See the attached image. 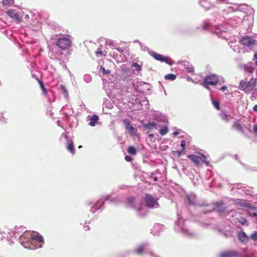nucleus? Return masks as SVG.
<instances>
[{"instance_id":"f257e3e1","label":"nucleus","mask_w":257,"mask_h":257,"mask_svg":"<svg viewBox=\"0 0 257 257\" xmlns=\"http://www.w3.org/2000/svg\"><path fill=\"white\" fill-rule=\"evenodd\" d=\"M20 242L25 248L35 249L41 247L44 243L43 237L38 232L26 231L20 237Z\"/></svg>"},{"instance_id":"f03ea898","label":"nucleus","mask_w":257,"mask_h":257,"mask_svg":"<svg viewBox=\"0 0 257 257\" xmlns=\"http://www.w3.org/2000/svg\"><path fill=\"white\" fill-rule=\"evenodd\" d=\"M257 79L251 77L247 81L246 78H244L239 82V88L244 92L247 93L253 90V94H255L256 91Z\"/></svg>"},{"instance_id":"7ed1b4c3","label":"nucleus","mask_w":257,"mask_h":257,"mask_svg":"<svg viewBox=\"0 0 257 257\" xmlns=\"http://www.w3.org/2000/svg\"><path fill=\"white\" fill-rule=\"evenodd\" d=\"M187 157L190 159L197 167L201 166L200 162L204 163L207 166L209 165V161L207 160L206 157L201 153H199L198 155H189Z\"/></svg>"},{"instance_id":"20e7f679","label":"nucleus","mask_w":257,"mask_h":257,"mask_svg":"<svg viewBox=\"0 0 257 257\" xmlns=\"http://www.w3.org/2000/svg\"><path fill=\"white\" fill-rule=\"evenodd\" d=\"M56 45L61 49L66 50L71 47L72 41L69 38L63 37L57 39Z\"/></svg>"},{"instance_id":"39448f33","label":"nucleus","mask_w":257,"mask_h":257,"mask_svg":"<svg viewBox=\"0 0 257 257\" xmlns=\"http://www.w3.org/2000/svg\"><path fill=\"white\" fill-rule=\"evenodd\" d=\"M158 200V198L154 197L151 194H146L145 195L144 201L146 206L149 208H153L156 206H159Z\"/></svg>"},{"instance_id":"423d86ee","label":"nucleus","mask_w":257,"mask_h":257,"mask_svg":"<svg viewBox=\"0 0 257 257\" xmlns=\"http://www.w3.org/2000/svg\"><path fill=\"white\" fill-rule=\"evenodd\" d=\"M151 55L157 60L161 62H165L166 63L169 64V65H172V64L170 59L168 57H165L163 55L158 54L155 52H153L151 53Z\"/></svg>"},{"instance_id":"0eeeda50","label":"nucleus","mask_w":257,"mask_h":257,"mask_svg":"<svg viewBox=\"0 0 257 257\" xmlns=\"http://www.w3.org/2000/svg\"><path fill=\"white\" fill-rule=\"evenodd\" d=\"M254 42L255 40L251 36L247 35L243 36L240 40V44L246 47H249L253 45Z\"/></svg>"},{"instance_id":"6e6552de","label":"nucleus","mask_w":257,"mask_h":257,"mask_svg":"<svg viewBox=\"0 0 257 257\" xmlns=\"http://www.w3.org/2000/svg\"><path fill=\"white\" fill-rule=\"evenodd\" d=\"M204 82L211 85H215L218 83L219 79L217 75L212 74L207 76L204 79Z\"/></svg>"},{"instance_id":"1a4fd4ad","label":"nucleus","mask_w":257,"mask_h":257,"mask_svg":"<svg viewBox=\"0 0 257 257\" xmlns=\"http://www.w3.org/2000/svg\"><path fill=\"white\" fill-rule=\"evenodd\" d=\"M232 127L242 134L245 133L246 126L245 124L240 123L238 120L233 122Z\"/></svg>"},{"instance_id":"9d476101","label":"nucleus","mask_w":257,"mask_h":257,"mask_svg":"<svg viewBox=\"0 0 257 257\" xmlns=\"http://www.w3.org/2000/svg\"><path fill=\"white\" fill-rule=\"evenodd\" d=\"M7 13L12 18L15 20L17 22L20 23L22 21V18L15 10H12L11 11H9Z\"/></svg>"},{"instance_id":"9b49d317","label":"nucleus","mask_w":257,"mask_h":257,"mask_svg":"<svg viewBox=\"0 0 257 257\" xmlns=\"http://www.w3.org/2000/svg\"><path fill=\"white\" fill-rule=\"evenodd\" d=\"M122 121L125 125V129L127 130L130 134H134L135 133V128L131 125L130 122L126 119H123Z\"/></svg>"},{"instance_id":"f8f14e48","label":"nucleus","mask_w":257,"mask_h":257,"mask_svg":"<svg viewBox=\"0 0 257 257\" xmlns=\"http://www.w3.org/2000/svg\"><path fill=\"white\" fill-rule=\"evenodd\" d=\"M238 255L237 251L234 250L224 252L220 254V257H236Z\"/></svg>"},{"instance_id":"ddd939ff","label":"nucleus","mask_w":257,"mask_h":257,"mask_svg":"<svg viewBox=\"0 0 257 257\" xmlns=\"http://www.w3.org/2000/svg\"><path fill=\"white\" fill-rule=\"evenodd\" d=\"M215 205V209L217 212L222 213L225 211V207L223 205L222 201L217 202Z\"/></svg>"},{"instance_id":"4468645a","label":"nucleus","mask_w":257,"mask_h":257,"mask_svg":"<svg viewBox=\"0 0 257 257\" xmlns=\"http://www.w3.org/2000/svg\"><path fill=\"white\" fill-rule=\"evenodd\" d=\"M220 117L221 119L226 122H228L230 119L233 117L230 114H228L225 112H222L220 114Z\"/></svg>"},{"instance_id":"2eb2a0df","label":"nucleus","mask_w":257,"mask_h":257,"mask_svg":"<svg viewBox=\"0 0 257 257\" xmlns=\"http://www.w3.org/2000/svg\"><path fill=\"white\" fill-rule=\"evenodd\" d=\"M67 149L72 154L75 153V149L73 142L72 140H68L66 145Z\"/></svg>"},{"instance_id":"dca6fc26","label":"nucleus","mask_w":257,"mask_h":257,"mask_svg":"<svg viewBox=\"0 0 257 257\" xmlns=\"http://www.w3.org/2000/svg\"><path fill=\"white\" fill-rule=\"evenodd\" d=\"M98 116L94 114L92 115L90 118V122L89 124L92 126H94L98 120Z\"/></svg>"},{"instance_id":"f3484780","label":"nucleus","mask_w":257,"mask_h":257,"mask_svg":"<svg viewBox=\"0 0 257 257\" xmlns=\"http://www.w3.org/2000/svg\"><path fill=\"white\" fill-rule=\"evenodd\" d=\"M243 68L245 72H247L250 74L253 73L254 71V68L252 67L249 64H245L243 66Z\"/></svg>"},{"instance_id":"a211bd4d","label":"nucleus","mask_w":257,"mask_h":257,"mask_svg":"<svg viewBox=\"0 0 257 257\" xmlns=\"http://www.w3.org/2000/svg\"><path fill=\"white\" fill-rule=\"evenodd\" d=\"M238 238L242 242L246 241L248 239V236L243 231H241L238 233Z\"/></svg>"},{"instance_id":"6ab92c4d","label":"nucleus","mask_w":257,"mask_h":257,"mask_svg":"<svg viewBox=\"0 0 257 257\" xmlns=\"http://www.w3.org/2000/svg\"><path fill=\"white\" fill-rule=\"evenodd\" d=\"M157 125V124L153 122H150L146 123L144 125V127H145L147 129H148L149 130H152L154 128L156 127Z\"/></svg>"},{"instance_id":"aec40b11","label":"nucleus","mask_w":257,"mask_h":257,"mask_svg":"<svg viewBox=\"0 0 257 257\" xmlns=\"http://www.w3.org/2000/svg\"><path fill=\"white\" fill-rule=\"evenodd\" d=\"M135 198L133 197H130L126 200L127 203L133 207H135Z\"/></svg>"},{"instance_id":"412c9836","label":"nucleus","mask_w":257,"mask_h":257,"mask_svg":"<svg viewBox=\"0 0 257 257\" xmlns=\"http://www.w3.org/2000/svg\"><path fill=\"white\" fill-rule=\"evenodd\" d=\"M169 132L167 126H164L160 130V133L162 136L166 135Z\"/></svg>"},{"instance_id":"4be33fe9","label":"nucleus","mask_w":257,"mask_h":257,"mask_svg":"<svg viewBox=\"0 0 257 257\" xmlns=\"http://www.w3.org/2000/svg\"><path fill=\"white\" fill-rule=\"evenodd\" d=\"M127 152L130 155H135L137 153V151L134 147L130 146L127 149Z\"/></svg>"},{"instance_id":"5701e85b","label":"nucleus","mask_w":257,"mask_h":257,"mask_svg":"<svg viewBox=\"0 0 257 257\" xmlns=\"http://www.w3.org/2000/svg\"><path fill=\"white\" fill-rule=\"evenodd\" d=\"M165 78L166 80H174L176 78V76L173 74H169L165 75Z\"/></svg>"},{"instance_id":"b1692460","label":"nucleus","mask_w":257,"mask_h":257,"mask_svg":"<svg viewBox=\"0 0 257 257\" xmlns=\"http://www.w3.org/2000/svg\"><path fill=\"white\" fill-rule=\"evenodd\" d=\"M38 81L40 84V87L42 89L44 94L45 95H46L47 94V89L45 88L43 83L41 81H40L39 79H38Z\"/></svg>"},{"instance_id":"393cba45","label":"nucleus","mask_w":257,"mask_h":257,"mask_svg":"<svg viewBox=\"0 0 257 257\" xmlns=\"http://www.w3.org/2000/svg\"><path fill=\"white\" fill-rule=\"evenodd\" d=\"M132 67L135 68V70L137 71H140L141 70V66L137 63H133Z\"/></svg>"},{"instance_id":"a878e982","label":"nucleus","mask_w":257,"mask_h":257,"mask_svg":"<svg viewBox=\"0 0 257 257\" xmlns=\"http://www.w3.org/2000/svg\"><path fill=\"white\" fill-rule=\"evenodd\" d=\"M144 249V245L140 246L135 249V252L138 254H141L143 252Z\"/></svg>"},{"instance_id":"bb28decb","label":"nucleus","mask_w":257,"mask_h":257,"mask_svg":"<svg viewBox=\"0 0 257 257\" xmlns=\"http://www.w3.org/2000/svg\"><path fill=\"white\" fill-rule=\"evenodd\" d=\"M3 3L4 5H11L13 3V0H3Z\"/></svg>"},{"instance_id":"cd10ccee","label":"nucleus","mask_w":257,"mask_h":257,"mask_svg":"<svg viewBox=\"0 0 257 257\" xmlns=\"http://www.w3.org/2000/svg\"><path fill=\"white\" fill-rule=\"evenodd\" d=\"M173 152L176 153L178 157H180L181 155L185 154V151L182 149L181 151H176Z\"/></svg>"},{"instance_id":"c85d7f7f","label":"nucleus","mask_w":257,"mask_h":257,"mask_svg":"<svg viewBox=\"0 0 257 257\" xmlns=\"http://www.w3.org/2000/svg\"><path fill=\"white\" fill-rule=\"evenodd\" d=\"M100 70L102 72L103 74H109L110 72V70H106L104 67H102V66L100 68Z\"/></svg>"},{"instance_id":"c756f323","label":"nucleus","mask_w":257,"mask_h":257,"mask_svg":"<svg viewBox=\"0 0 257 257\" xmlns=\"http://www.w3.org/2000/svg\"><path fill=\"white\" fill-rule=\"evenodd\" d=\"M214 106L218 109H220L219 102L218 101H213Z\"/></svg>"},{"instance_id":"7c9ffc66","label":"nucleus","mask_w":257,"mask_h":257,"mask_svg":"<svg viewBox=\"0 0 257 257\" xmlns=\"http://www.w3.org/2000/svg\"><path fill=\"white\" fill-rule=\"evenodd\" d=\"M251 238L253 240H257V232L254 231L253 233L251 235Z\"/></svg>"},{"instance_id":"2f4dec72","label":"nucleus","mask_w":257,"mask_h":257,"mask_svg":"<svg viewBox=\"0 0 257 257\" xmlns=\"http://www.w3.org/2000/svg\"><path fill=\"white\" fill-rule=\"evenodd\" d=\"M60 88L63 91V92L64 94H67V95L68 94V91L64 85H61L60 86Z\"/></svg>"},{"instance_id":"473e14b6","label":"nucleus","mask_w":257,"mask_h":257,"mask_svg":"<svg viewBox=\"0 0 257 257\" xmlns=\"http://www.w3.org/2000/svg\"><path fill=\"white\" fill-rule=\"evenodd\" d=\"M181 146L182 148V150L185 151L186 150V142L184 140H183L181 142Z\"/></svg>"},{"instance_id":"72a5a7b5","label":"nucleus","mask_w":257,"mask_h":257,"mask_svg":"<svg viewBox=\"0 0 257 257\" xmlns=\"http://www.w3.org/2000/svg\"><path fill=\"white\" fill-rule=\"evenodd\" d=\"M103 54L102 51L100 49H97V50L95 52V54L97 56H98L100 55H101Z\"/></svg>"},{"instance_id":"f704fd0d","label":"nucleus","mask_w":257,"mask_h":257,"mask_svg":"<svg viewBox=\"0 0 257 257\" xmlns=\"http://www.w3.org/2000/svg\"><path fill=\"white\" fill-rule=\"evenodd\" d=\"M187 71L189 73H193L194 72L193 67H187L186 68Z\"/></svg>"},{"instance_id":"c9c22d12","label":"nucleus","mask_w":257,"mask_h":257,"mask_svg":"<svg viewBox=\"0 0 257 257\" xmlns=\"http://www.w3.org/2000/svg\"><path fill=\"white\" fill-rule=\"evenodd\" d=\"M125 160L127 162H130L132 160V158L131 156H126L125 157Z\"/></svg>"},{"instance_id":"e433bc0d","label":"nucleus","mask_w":257,"mask_h":257,"mask_svg":"<svg viewBox=\"0 0 257 257\" xmlns=\"http://www.w3.org/2000/svg\"><path fill=\"white\" fill-rule=\"evenodd\" d=\"M202 85L203 86H204L205 88H206L207 89H209V84L206 83L204 81H203Z\"/></svg>"},{"instance_id":"4c0bfd02","label":"nucleus","mask_w":257,"mask_h":257,"mask_svg":"<svg viewBox=\"0 0 257 257\" xmlns=\"http://www.w3.org/2000/svg\"><path fill=\"white\" fill-rule=\"evenodd\" d=\"M241 220H242L240 221V223H241V224L242 225H244L245 223L247 222V220L244 218H242Z\"/></svg>"},{"instance_id":"58836bf2","label":"nucleus","mask_w":257,"mask_h":257,"mask_svg":"<svg viewBox=\"0 0 257 257\" xmlns=\"http://www.w3.org/2000/svg\"><path fill=\"white\" fill-rule=\"evenodd\" d=\"M253 130L254 133H257V123L253 126Z\"/></svg>"},{"instance_id":"ea45409f","label":"nucleus","mask_w":257,"mask_h":257,"mask_svg":"<svg viewBox=\"0 0 257 257\" xmlns=\"http://www.w3.org/2000/svg\"><path fill=\"white\" fill-rule=\"evenodd\" d=\"M227 87L226 86H223L221 88V90L223 91H224L227 89Z\"/></svg>"},{"instance_id":"a19ab883","label":"nucleus","mask_w":257,"mask_h":257,"mask_svg":"<svg viewBox=\"0 0 257 257\" xmlns=\"http://www.w3.org/2000/svg\"><path fill=\"white\" fill-rule=\"evenodd\" d=\"M253 110L254 111H257V104L255 105L253 107Z\"/></svg>"},{"instance_id":"79ce46f5","label":"nucleus","mask_w":257,"mask_h":257,"mask_svg":"<svg viewBox=\"0 0 257 257\" xmlns=\"http://www.w3.org/2000/svg\"><path fill=\"white\" fill-rule=\"evenodd\" d=\"M153 180H154V181H158V177H153Z\"/></svg>"},{"instance_id":"37998d69","label":"nucleus","mask_w":257,"mask_h":257,"mask_svg":"<svg viewBox=\"0 0 257 257\" xmlns=\"http://www.w3.org/2000/svg\"><path fill=\"white\" fill-rule=\"evenodd\" d=\"M154 137V134H150L149 135V137L150 138H153Z\"/></svg>"},{"instance_id":"c03bdc74","label":"nucleus","mask_w":257,"mask_h":257,"mask_svg":"<svg viewBox=\"0 0 257 257\" xmlns=\"http://www.w3.org/2000/svg\"><path fill=\"white\" fill-rule=\"evenodd\" d=\"M253 216H256L257 217V213H253L252 214Z\"/></svg>"},{"instance_id":"a18cd8bd","label":"nucleus","mask_w":257,"mask_h":257,"mask_svg":"<svg viewBox=\"0 0 257 257\" xmlns=\"http://www.w3.org/2000/svg\"><path fill=\"white\" fill-rule=\"evenodd\" d=\"M247 214H248V215L249 216H252V213H250V212H247Z\"/></svg>"},{"instance_id":"49530a36","label":"nucleus","mask_w":257,"mask_h":257,"mask_svg":"<svg viewBox=\"0 0 257 257\" xmlns=\"http://www.w3.org/2000/svg\"><path fill=\"white\" fill-rule=\"evenodd\" d=\"M85 228H86V230H89V226H86V227H85Z\"/></svg>"},{"instance_id":"de8ad7c7","label":"nucleus","mask_w":257,"mask_h":257,"mask_svg":"<svg viewBox=\"0 0 257 257\" xmlns=\"http://www.w3.org/2000/svg\"><path fill=\"white\" fill-rule=\"evenodd\" d=\"M254 57H255L256 58H257V54H255V55H254ZM256 66H257V60L256 61Z\"/></svg>"},{"instance_id":"09e8293b","label":"nucleus","mask_w":257,"mask_h":257,"mask_svg":"<svg viewBox=\"0 0 257 257\" xmlns=\"http://www.w3.org/2000/svg\"><path fill=\"white\" fill-rule=\"evenodd\" d=\"M82 147V146H79L78 147V148H79V149L81 148Z\"/></svg>"}]
</instances>
